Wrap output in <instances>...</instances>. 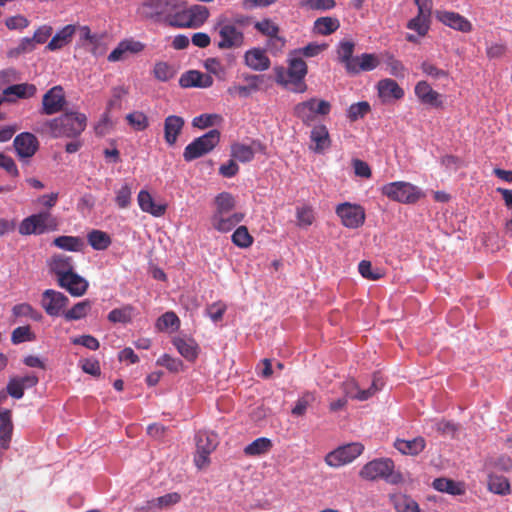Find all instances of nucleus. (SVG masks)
I'll return each mask as SVG.
<instances>
[{
	"mask_svg": "<svg viewBox=\"0 0 512 512\" xmlns=\"http://www.w3.org/2000/svg\"><path fill=\"white\" fill-rule=\"evenodd\" d=\"M133 181L125 179L119 188L115 189V204L119 209H127L132 203Z\"/></svg>",
	"mask_w": 512,
	"mask_h": 512,
	"instance_id": "nucleus-37",
	"label": "nucleus"
},
{
	"mask_svg": "<svg viewBox=\"0 0 512 512\" xmlns=\"http://www.w3.org/2000/svg\"><path fill=\"white\" fill-rule=\"evenodd\" d=\"M436 18L444 25L457 31L468 33L472 30L471 22L459 13L452 11H436Z\"/></svg>",
	"mask_w": 512,
	"mask_h": 512,
	"instance_id": "nucleus-19",
	"label": "nucleus"
},
{
	"mask_svg": "<svg viewBox=\"0 0 512 512\" xmlns=\"http://www.w3.org/2000/svg\"><path fill=\"white\" fill-rule=\"evenodd\" d=\"M364 446L361 443L354 442L336 448L325 456V462L328 466L338 468L351 463L362 454Z\"/></svg>",
	"mask_w": 512,
	"mask_h": 512,
	"instance_id": "nucleus-11",
	"label": "nucleus"
},
{
	"mask_svg": "<svg viewBox=\"0 0 512 512\" xmlns=\"http://www.w3.org/2000/svg\"><path fill=\"white\" fill-rule=\"evenodd\" d=\"M432 487L442 493L453 496L463 495L465 493V485L463 482L455 481L449 478L440 477L432 482Z\"/></svg>",
	"mask_w": 512,
	"mask_h": 512,
	"instance_id": "nucleus-31",
	"label": "nucleus"
},
{
	"mask_svg": "<svg viewBox=\"0 0 512 512\" xmlns=\"http://www.w3.org/2000/svg\"><path fill=\"white\" fill-rule=\"evenodd\" d=\"M179 84L183 88H209L213 85V78L198 70H189L181 75Z\"/></svg>",
	"mask_w": 512,
	"mask_h": 512,
	"instance_id": "nucleus-22",
	"label": "nucleus"
},
{
	"mask_svg": "<svg viewBox=\"0 0 512 512\" xmlns=\"http://www.w3.org/2000/svg\"><path fill=\"white\" fill-rule=\"evenodd\" d=\"M312 145L310 148L318 154L323 153L331 146L329 131L324 124L315 125L310 132Z\"/></svg>",
	"mask_w": 512,
	"mask_h": 512,
	"instance_id": "nucleus-23",
	"label": "nucleus"
},
{
	"mask_svg": "<svg viewBox=\"0 0 512 512\" xmlns=\"http://www.w3.org/2000/svg\"><path fill=\"white\" fill-rule=\"evenodd\" d=\"M407 28L416 31L418 36L424 37L430 29V17L417 14L408 21Z\"/></svg>",
	"mask_w": 512,
	"mask_h": 512,
	"instance_id": "nucleus-49",
	"label": "nucleus"
},
{
	"mask_svg": "<svg viewBox=\"0 0 512 512\" xmlns=\"http://www.w3.org/2000/svg\"><path fill=\"white\" fill-rule=\"evenodd\" d=\"M176 5L177 0H144L137 9V14L144 19L170 25Z\"/></svg>",
	"mask_w": 512,
	"mask_h": 512,
	"instance_id": "nucleus-7",
	"label": "nucleus"
},
{
	"mask_svg": "<svg viewBox=\"0 0 512 512\" xmlns=\"http://www.w3.org/2000/svg\"><path fill=\"white\" fill-rule=\"evenodd\" d=\"M488 485L490 491L496 494L505 495L510 492L508 479L503 476H491Z\"/></svg>",
	"mask_w": 512,
	"mask_h": 512,
	"instance_id": "nucleus-60",
	"label": "nucleus"
},
{
	"mask_svg": "<svg viewBox=\"0 0 512 512\" xmlns=\"http://www.w3.org/2000/svg\"><path fill=\"white\" fill-rule=\"evenodd\" d=\"M13 315L16 317H27L33 321L40 322L43 319V315L38 310L34 309L28 303L17 304L12 309Z\"/></svg>",
	"mask_w": 512,
	"mask_h": 512,
	"instance_id": "nucleus-48",
	"label": "nucleus"
},
{
	"mask_svg": "<svg viewBox=\"0 0 512 512\" xmlns=\"http://www.w3.org/2000/svg\"><path fill=\"white\" fill-rule=\"evenodd\" d=\"M380 191L388 199L404 204H414L425 197V193L419 187L406 181L387 183Z\"/></svg>",
	"mask_w": 512,
	"mask_h": 512,
	"instance_id": "nucleus-6",
	"label": "nucleus"
},
{
	"mask_svg": "<svg viewBox=\"0 0 512 512\" xmlns=\"http://www.w3.org/2000/svg\"><path fill=\"white\" fill-rule=\"evenodd\" d=\"M340 27V22L333 17H320L314 22V32L320 35H330Z\"/></svg>",
	"mask_w": 512,
	"mask_h": 512,
	"instance_id": "nucleus-40",
	"label": "nucleus"
},
{
	"mask_svg": "<svg viewBox=\"0 0 512 512\" xmlns=\"http://www.w3.org/2000/svg\"><path fill=\"white\" fill-rule=\"evenodd\" d=\"M296 218L299 227L311 226L315 220L313 208L309 205L298 206L296 208Z\"/></svg>",
	"mask_w": 512,
	"mask_h": 512,
	"instance_id": "nucleus-51",
	"label": "nucleus"
},
{
	"mask_svg": "<svg viewBox=\"0 0 512 512\" xmlns=\"http://www.w3.org/2000/svg\"><path fill=\"white\" fill-rule=\"evenodd\" d=\"M209 15V9L206 6L195 4L185 7L183 2L177 0L170 26L197 29L207 21Z\"/></svg>",
	"mask_w": 512,
	"mask_h": 512,
	"instance_id": "nucleus-5",
	"label": "nucleus"
},
{
	"mask_svg": "<svg viewBox=\"0 0 512 512\" xmlns=\"http://www.w3.org/2000/svg\"><path fill=\"white\" fill-rule=\"evenodd\" d=\"M50 271L56 275L57 280L74 271L72 258L64 254H56L49 261Z\"/></svg>",
	"mask_w": 512,
	"mask_h": 512,
	"instance_id": "nucleus-29",
	"label": "nucleus"
},
{
	"mask_svg": "<svg viewBox=\"0 0 512 512\" xmlns=\"http://www.w3.org/2000/svg\"><path fill=\"white\" fill-rule=\"evenodd\" d=\"M390 501L397 512H420L418 503L409 495L394 493L390 495Z\"/></svg>",
	"mask_w": 512,
	"mask_h": 512,
	"instance_id": "nucleus-35",
	"label": "nucleus"
},
{
	"mask_svg": "<svg viewBox=\"0 0 512 512\" xmlns=\"http://www.w3.org/2000/svg\"><path fill=\"white\" fill-rule=\"evenodd\" d=\"M65 95L61 86L49 89L42 99V114L53 115L60 112L65 104Z\"/></svg>",
	"mask_w": 512,
	"mask_h": 512,
	"instance_id": "nucleus-17",
	"label": "nucleus"
},
{
	"mask_svg": "<svg viewBox=\"0 0 512 512\" xmlns=\"http://www.w3.org/2000/svg\"><path fill=\"white\" fill-rule=\"evenodd\" d=\"M245 64L254 71H265L270 65V59L265 53V50L261 48H251L244 54Z\"/></svg>",
	"mask_w": 512,
	"mask_h": 512,
	"instance_id": "nucleus-24",
	"label": "nucleus"
},
{
	"mask_svg": "<svg viewBox=\"0 0 512 512\" xmlns=\"http://www.w3.org/2000/svg\"><path fill=\"white\" fill-rule=\"evenodd\" d=\"M288 68H275L276 82L295 93H303L307 90L304 78L307 75L306 62L297 55H291Z\"/></svg>",
	"mask_w": 512,
	"mask_h": 512,
	"instance_id": "nucleus-3",
	"label": "nucleus"
},
{
	"mask_svg": "<svg viewBox=\"0 0 512 512\" xmlns=\"http://www.w3.org/2000/svg\"><path fill=\"white\" fill-rule=\"evenodd\" d=\"M0 168L10 177L17 178L20 175L19 169L11 156L0 152Z\"/></svg>",
	"mask_w": 512,
	"mask_h": 512,
	"instance_id": "nucleus-63",
	"label": "nucleus"
},
{
	"mask_svg": "<svg viewBox=\"0 0 512 512\" xmlns=\"http://www.w3.org/2000/svg\"><path fill=\"white\" fill-rule=\"evenodd\" d=\"M184 119L177 115H170L164 120V139L166 143L173 146L184 127Z\"/></svg>",
	"mask_w": 512,
	"mask_h": 512,
	"instance_id": "nucleus-26",
	"label": "nucleus"
},
{
	"mask_svg": "<svg viewBox=\"0 0 512 512\" xmlns=\"http://www.w3.org/2000/svg\"><path fill=\"white\" fill-rule=\"evenodd\" d=\"M53 245L62 250L77 252L82 250L84 242L77 236H59L53 240Z\"/></svg>",
	"mask_w": 512,
	"mask_h": 512,
	"instance_id": "nucleus-41",
	"label": "nucleus"
},
{
	"mask_svg": "<svg viewBox=\"0 0 512 512\" xmlns=\"http://www.w3.org/2000/svg\"><path fill=\"white\" fill-rule=\"evenodd\" d=\"M76 33V26L69 24L60 29L47 44L46 48L50 51L60 50L68 45Z\"/></svg>",
	"mask_w": 512,
	"mask_h": 512,
	"instance_id": "nucleus-30",
	"label": "nucleus"
},
{
	"mask_svg": "<svg viewBox=\"0 0 512 512\" xmlns=\"http://www.w3.org/2000/svg\"><path fill=\"white\" fill-rule=\"evenodd\" d=\"M231 239L233 244L240 248H248L253 243V237L246 226H239L232 234Z\"/></svg>",
	"mask_w": 512,
	"mask_h": 512,
	"instance_id": "nucleus-50",
	"label": "nucleus"
},
{
	"mask_svg": "<svg viewBox=\"0 0 512 512\" xmlns=\"http://www.w3.org/2000/svg\"><path fill=\"white\" fill-rule=\"evenodd\" d=\"M195 440L197 452L194 457V462L195 465L201 469L209 463V455L217 447V436L214 433L199 431L195 436Z\"/></svg>",
	"mask_w": 512,
	"mask_h": 512,
	"instance_id": "nucleus-13",
	"label": "nucleus"
},
{
	"mask_svg": "<svg viewBox=\"0 0 512 512\" xmlns=\"http://www.w3.org/2000/svg\"><path fill=\"white\" fill-rule=\"evenodd\" d=\"M255 155L251 146L235 143L231 146V157L242 163H247L253 160Z\"/></svg>",
	"mask_w": 512,
	"mask_h": 512,
	"instance_id": "nucleus-45",
	"label": "nucleus"
},
{
	"mask_svg": "<svg viewBox=\"0 0 512 512\" xmlns=\"http://www.w3.org/2000/svg\"><path fill=\"white\" fill-rule=\"evenodd\" d=\"M178 352L188 361H194L198 356V345L192 339L176 338L173 341Z\"/></svg>",
	"mask_w": 512,
	"mask_h": 512,
	"instance_id": "nucleus-39",
	"label": "nucleus"
},
{
	"mask_svg": "<svg viewBox=\"0 0 512 512\" xmlns=\"http://www.w3.org/2000/svg\"><path fill=\"white\" fill-rule=\"evenodd\" d=\"M157 365L167 368L170 372L177 373L182 370L183 362L178 358H173L169 354H163L157 359Z\"/></svg>",
	"mask_w": 512,
	"mask_h": 512,
	"instance_id": "nucleus-61",
	"label": "nucleus"
},
{
	"mask_svg": "<svg viewBox=\"0 0 512 512\" xmlns=\"http://www.w3.org/2000/svg\"><path fill=\"white\" fill-rule=\"evenodd\" d=\"M13 146L19 158H31L39 149V141L34 134L22 132L14 138Z\"/></svg>",
	"mask_w": 512,
	"mask_h": 512,
	"instance_id": "nucleus-15",
	"label": "nucleus"
},
{
	"mask_svg": "<svg viewBox=\"0 0 512 512\" xmlns=\"http://www.w3.org/2000/svg\"><path fill=\"white\" fill-rule=\"evenodd\" d=\"M394 446L402 454L416 456L424 450L426 442L423 437L411 440L397 439Z\"/></svg>",
	"mask_w": 512,
	"mask_h": 512,
	"instance_id": "nucleus-33",
	"label": "nucleus"
},
{
	"mask_svg": "<svg viewBox=\"0 0 512 512\" xmlns=\"http://www.w3.org/2000/svg\"><path fill=\"white\" fill-rule=\"evenodd\" d=\"M330 111V102L317 98H310L294 107L295 116L301 119L305 125H310L315 120L316 115L326 116Z\"/></svg>",
	"mask_w": 512,
	"mask_h": 512,
	"instance_id": "nucleus-10",
	"label": "nucleus"
},
{
	"mask_svg": "<svg viewBox=\"0 0 512 512\" xmlns=\"http://www.w3.org/2000/svg\"><path fill=\"white\" fill-rule=\"evenodd\" d=\"M272 448V442L269 438L260 437L248 444L244 448V453L247 456H260L267 453Z\"/></svg>",
	"mask_w": 512,
	"mask_h": 512,
	"instance_id": "nucleus-42",
	"label": "nucleus"
},
{
	"mask_svg": "<svg viewBox=\"0 0 512 512\" xmlns=\"http://www.w3.org/2000/svg\"><path fill=\"white\" fill-rule=\"evenodd\" d=\"M76 32H78L79 35V42L83 47H87L88 45L91 46L89 51L94 55H98V47L101 42V36L92 33L91 29L87 25L83 26H76Z\"/></svg>",
	"mask_w": 512,
	"mask_h": 512,
	"instance_id": "nucleus-34",
	"label": "nucleus"
},
{
	"mask_svg": "<svg viewBox=\"0 0 512 512\" xmlns=\"http://www.w3.org/2000/svg\"><path fill=\"white\" fill-rule=\"evenodd\" d=\"M315 394L312 392H305L301 397L296 401L295 406L293 407L291 413L294 416H303L307 408L315 401Z\"/></svg>",
	"mask_w": 512,
	"mask_h": 512,
	"instance_id": "nucleus-56",
	"label": "nucleus"
},
{
	"mask_svg": "<svg viewBox=\"0 0 512 512\" xmlns=\"http://www.w3.org/2000/svg\"><path fill=\"white\" fill-rule=\"evenodd\" d=\"M385 65L390 75L396 78H404L406 68L403 63L396 59L393 55L387 54L385 58Z\"/></svg>",
	"mask_w": 512,
	"mask_h": 512,
	"instance_id": "nucleus-55",
	"label": "nucleus"
},
{
	"mask_svg": "<svg viewBox=\"0 0 512 512\" xmlns=\"http://www.w3.org/2000/svg\"><path fill=\"white\" fill-rule=\"evenodd\" d=\"M359 476L368 481L382 479L389 484H399L403 482L401 472L395 470V464L390 458L374 459L366 463L360 470Z\"/></svg>",
	"mask_w": 512,
	"mask_h": 512,
	"instance_id": "nucleus-4",
	"label": "nucleus"
},
{
	"mask_svg": "<svg viewBox=\"0 0 512 512\" xmlns=\"http://www.w3.org/2000/svg\"><path fill=\"white\" fill-rule=\"evenodd\" d=\"M254 29L261 35L270 38L276 36L280 32V27L270 18H263L254 23Z\"/></svg>",
	"mask_w": 512,
	"mask_h": 512,
	"instance_id": "nucleus-46",
	"label": "nucleus"
},
{
	"mask_svg": "<svg viewBox=\"0 0 512 512\" xmlns=\"http://www.w3.org/2000/svg\"><path fill=\"white\" fill-rule=\"evenodd\" d=\"M416 97L422 104L430 105L435 108L443 106L442 96L433 90L427 81H419L414 88Z\"/></svg>",
	"mask_w": 512,
	"mask_h": 512,
	"instance_id": "nucleus-20",
	"label": "nucleus"
},
{
	"mask_svg": "<svg viewBox=\"0 0 512 512\" xmlns=\"http://www.w3.org/2000/svg\"><path fill=\"white\" fill-rule=\"evenodd\" d=\"M380 61L377 55L372 53H363L355 57V63L350 66L351 75L359 74L362 71H372L378 67Z\"/></svg>",
	"mask_w": 512,
	"mask_h": 512,
	"instance_id": "nucleus-32",
	"label": "nucleus"
},
{
	"mask_svg": "<svg viewBox=\"0 0 512 512\" xmlns=\"http://www.w3.org/2000/svg\"><path fill=\"white\" fill-rule=\"evenodd\" d=\"M179 323H180V320L177 317V315L174 312L169 311V312L164 313L162 316H160L157 319L156 328L159 331H165L169 328L176 329V328H178Z\"/></svg>",
	"mask_w": 512,
	"mask_h": 512,
	"instance_id": "nucleus-57",
	"label": "nucleus"
},
{
	"mask_svg": "<svg viewBox=\"0 0 512 512\" xmlns=\"http://www.w3.org/2000/svg\"><path fill=\"white\" fill-rule=\"evenodd\" d=\"M57 284L74 297L83 296L89 287L88 281L74 271L59 278Z\"/></svg>",
	"mask_w": 512,
	"mask_h": 512,
	"instance_id": "nucleus-18",
	"label": "nucleus"
},
{
	"mask_svg": "<svg viewBox=\"0 0 512 512\" xmlns=\"http://www.w3.org/2000/svg\"><path fill=\"white\" fill-rule=\"evenodd\" d=\"M36 336L31 331L30 326H19L15 328L11 335V342L13 344H20L27 341L35 340Z\"/></svg>",
	"mask_w": 512,
	"mask_h": 512,
	"instance_id": "nucleus-58",
	"label": "nucleus"
},
{
	"mask_svg": "<svg viewBox=\"0 0 512 512\" xmlns=\"http://www.w3.org/2000/svg\"><path fill=\"white\" fill-rule=\"evenodd\" d=\"M252 18L246 15H237L234 18L218 17L214 31L219 40L217 47L220 50L239 49L245 44L244 28L250 25Z\"/></svg>",
	"mask_w": 512,
	"mask_h": 512,
	"instance_id": "nucleus-1",
	"label": "nucleus"
},
{
	"mask_svg": "<svg viewBox=\"0 0 512 512\" xmlns=\"http://www.w3.org/2000/svg\"><path fill=\"white\" fill-rule=\"evenodd\" d=\"M215 206L213 214L230 213L235 207V199L230 193L222 192L215 198Z\"/></svg>",
	"mask_w": 512,
	"mask_h": 512,
	"instance_id": "nucleus-47",
	"label": "nucleus"
},
{
	"mask_svg": "<svg viewBox=\"0 0 512 512\" xmlns=\"http://www.w3.org/2000/svg\"><path fill=\"white\" fill-rule=\"evenodd\" d=\"M88 243L95 250H105L111 244L110 236L101 230H92L87 235Z\"/></svg>",
	"mask_w": 512,
	"mask_h": 512,
	"instance_id": "nucleus-43",
	"label": "nucleus"
},
{
	"mask_svg": "<svg viewBox=\"0 0 512 512\" xmlns=\"http://www.w3.org/2000/svg\"><path fill=\"white\" fill-rule=\"evenodd\" d=\"M140 209L154 217H161L165 214L167 206L163 203H156L147 190H140L137 196Z\"/></svg>",
	"mask_w": 512,
	"mask_h": 512,
	"instance_id": "nucleus-25",
	"label": "nucleus"
},
{
	"mask_svg": "<svg viewBox=\"0 0 512 512\" xmlns=\"http://www.w3.org/2000/svg\"><path fill=\"white\" fill-rule=\"evenodd\" d=\"M128 124L136 131H143L149 126V120L145 113L134 111L126 115Z\"/></svg>",
	"mask_w": 512,
	"mask_h": 512,
	"instance_id": "nucleus-54",
	"label": "nucleus"
},
{
	"mask_svg": "<svg viewBox=\"0 0 512 512\" xmlns=\"http://www.w3.org/2000/svg\"><path fill=\"white\" fill-rule=\"evenodd\" d=\"M91 310V302L89 300H83L76 303L71 309L63 313L64 318L67 321L80 320L84 318Z\"/></svg>",
	"mask_w": 512,
	"mask_h": 512,
	"instance_id": "nucleus-44",
	"label": "nucleus"
},
{
	"mask_svg": "<svg viewBox=\"0 0 512 512\" xmlns=\"http://www.w3.org/2000/svg\"><path fill=\"white\" fill-rule=\"evenodd\" d=\"M175 73L176 71L174 67L167 62L160 61L154 65L153 74L159 81L166 82L172 79L175 76Z\"/></svg>",
	"mask_w": 512,
	"mask_h": 512,
	"instance_id": "nucleus-52",
	"label": "nucleus"
},
{
	"mask_svg": "<svg viewBox=\"0 0 512 512\" xmlns=\"http://www.w3.org/2000/svg\"><path fill=\"white\" fill-rule=\"evenodd\" d=\"M87 126V117L80 112H66L43 123L41 133H47L52 138L78 137Z\"/></svg>",
	"mask_w": 512,
	"mask_h": 512,
	"instance_id": "nucleus-2",
	"label": "nucleus"
},
{
	"mask_svg": "<svg viewBox=\"0 0 512 512\" xmlns=\"http://www.w3.org/2000/svg\"><path fill=\"white\" fill-rule=\"evenodd\" d=\"M180 500L181 495L179 493L171 492L147 501L146 506L141 509L147 511L162 510L179 503Z\"/></svg>",
	"mask_w": 512,
	"mask_h": 512,
	"instance_id": "nucleus-36",
	"label": "nucleus"
},
{
	"mask_svg": "<svg viewBox=\"0 0 512 512\" xmlns=\"http://www.w3.org/2000/svg\"><path fill=\"white\" fill-rule=\"evenodd\" d=\"M377 90L379 97L386 102L394 99L399 100L404 97V90L398 85L395 80L385 78L377 83Z\"/></svg>",
	"mask_w": 512,
	"mask_h": 512,
	"instance_id": "nucleus-27",
	"label": "nucleus"
},
{
	"mask_svg": "<svg viewBox=\"0 0 512 512\" xmlns=\"http://www.w3.org/2000/svg\"><path fill=\"white\" fill-rule=\"evenodd\" d=\"M327 47V44H318L315 42H311L307 44L305 47L293 50L291 52V55H297L299 57H315L322 51L326 50Z\"/></svg>",
	"mask_w": 512,
	"mask_h": 512,
	"instance_id": "nucleus-59",
	"label": "nucleus"
},
{
	"mask_svg": "<svg viewBox=\"0 0 512 512\" xmlns=\"http://www.w3.org/2000/svg\"><path fill=\"white\" fill-rule=\"evenodd\" d=\"M57 220L49 212H40L23 219L18 232L21 235L43 234L57 229Z\"/></svg>",
	"mask_w": 512,
	"mask_h": 512,
	"instance_id": "nucleus-9",
	"label": "nucleus"
},
{
	"mask_svg": "<svg viewBox=\"0 0 512 512\" xmlns=\"http://www.w3.org/2000/svg\"><path fill=\"white\" fill-rule=\"evenodd\" d=\"M243 219L244 214L241 212L213 214L211 217V225L215 230L221 233H227L236 227Z\"/></svg>",
	"mask_w": 512,
	"mask_h": 512,
	"instance_id": "nucleus-21",
	"label": "nucleus"
},
{
	"mask_svg": "<svg viewBox=\"0 0 512 512\" xmlns=\"http://www.w3.org/2000/svg\"><path fill=\"white\" fill-rule=\"evenodd\" d=\"M286 45V39L280 36L279 33L276 36L270 37L266 41V50L272 55L276 56L282 53Z\"/></svg>",
	"mask_w": 512,
	"mask_h": 512,
	"instance_id": "nucleus-64",
	"label": "nucleus"
},
{
	"mask_svg": "<svg viewBox=\"0 0 512 512\" xmlns=\"http://www.w3.org/2000/svg\"><path fill=\"white\" fill-rule=\"evenodd\" d=\"M37 92L34 84L21 83L10 85L3 90V95L7 101H15L16 99H27L33 97Z\"/></svg>",
	"mask_w": 512,
	"mask_h": 512,
	"instance_id": "nucleus-28",
	"label": "nucleus"
},
{
	"mask_svg": "<svg viewBox=\"0 0 512 512\" xmlns=\"http://www.w3.org/2000/svg\"><path fill=\"white\" fill-rule=\"evenodd\" d=\"M354 48V42L348 40L341 41L337 48V59L343 64L348 74L350 73V66L355 63Z\"/></svg>",
	"mask_w": 512,
	"mask_h": 512,
	"instance_id": "nucleus-38",
	"label": "nucleus"
},
{
	"mask_svg": "<svg viewBox=\"0 0 512 512\" xmlns=\"http://www.w3.org/2000/svg\"><path fill=\"white\" fill-rule=\"evenodd\" d=\"M383 386V382L379 377L374 375L371 386L368 389L361 390L354 380H348L343 384L344 393L350 398L359 401H365L372 397Z\"/></svg>",
	"mask_w": 512,
	"mask_h": 512,
	"instance_id": "nucleus-16",
	"label": "nucleus"
},
{
	"mask_svg": "<svg viewBox=\"0 0 512 512\" xmlns=\"http://www.w3.org/2000/svg\"><path fill=\"white\" fill-rule=\"evenodd\" d=\"M370 111V105L366 101H361L355 104H352L347 112V117L350 121H356L360 118H363Z\"/></svg>",
	"mask_w": 512,
	"mask_h": 512,
	"instance_id": "nucleus-62",
	"label": "nucleus"
},
{
	"mask_svg": "<svg viewBox=\"0 0 512 512\" xmlns=\"http://www.w3.org/2000/svg\"><path fill=\"white\" fill-rule=\"evenodd\" d=\"M69 299L62 292L47 289L42 293L41 306L47 315L57 317L63 315L64 309L67 307Z\"/></svg>",
	"mask_w": 512,
	"mask_h": 512,
	"instance_id": "nucleus-14",
	"label": "nucleus"
},
{
	"mask_svg": "<svg viewBox=\"0 0 512 512\" xmlns=\"http://www.w3.org/2000/svg\"><path fill=\"white\" fill-rule=\"evenodd\" d=\"M220 142V132L212 129L206 134L194 139L183 152L185 161L190 162L211 152Z\"/></svg>",
	"mask_w": 512,
	"mask_h": 512,
	"instance_id": "nucleus-8",
	"label": "nucleus"
},
{
	"mask_svg": "<svg viewBox=\"0 0 512 512\" xmlns=\"http://www.w3.org/2000/svg\"><path fill=\"white\" fill-rule=\"evenodd\" d=\"M132 311L133 308L130 305L113 309L108 314V320L113 323H129L132 320Z\"/></svg>",
	"mask_w": 512,
	"mask_h": 512,
	"instance_id": "nucleus-53",
	"label": "nucleus"
},
{
	"mask_svg": "<svg viewBox=\"0 0 512 512\" xmlns=\"http://www.w3.org/2000/svg\"><path fill=\"white\" fill-rule=\"evenodd\" d=\"M335 213L343 226L356 229L365 222V210L361 205L344 202L336 206Z\"/></svg>",
	"mask_w": 512,
	"mask_h": 512,
	"instance_id": "nucleus-12",
	"label": "nucleus"
}]
</instances>
